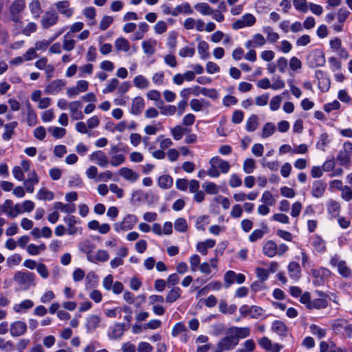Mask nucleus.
I'll return each instance as SVG.
<instances>
[{
  "instance_id": "nucleus-1",
  "label": "nucleus",
  "mask_w": 352,
  "mask_h": 352,
  "mask_svg": "<svg viewBox=\"0 0 352 352\" xmlns=\"http://www.w3.org/2000/svg\"><path fill=\"white\" fill-rule=\"evenodd\" d=\"M34 278L35 275L29 272H17L14 276V280L23 290H27L31 285H34Z\"/></svg>"
},
{
  "instance_id": "nucleus-2",
  "label": "nucleus",
  "mask_w": 352,
  "mask_h": 352,
  "mask_svg": "<svg viewBox=\"0 0 352 352\" xmlns=\"http://www.w3.org/2000/svg\"><path fill=\"white\" fill-rule=\"evenodd\" d=\"M0 210L5 213L8 217L16 218L20 214L23 213L21 204H14L10 199H6L4 203L0 206Z\"/></svg>"
},
{
  "instance_id": "nucleus-3",
  "label": "nucleus",
  "mask_w": 352,
  "mask_h": 352,
  "mask_svg": "<svg viewBox=\"0 0 352 352\" xmlns=\"http://www.w3.org/2000/svg\"><path fill=\"white\" fill-rule=\"evenodd\" d=\"M25 8V0H14L11 4L10 12L11 15V20L16 24L21 23L22 16L21 13Z\"/></svg>"
},
{
  "instance_id": "nucleus-4",
  "label": "nucleus",
  "mask_w": 352,
  "mask_h": 352,
  "mask_svg": "<svg viewBox=\"0 0 352 352\" xmlns=\"http://www.w3.org/2000/svg\"><path fill=\"white\" fill-rule=\"evenodd\" d=\"M138 221V219L135 215L127 214L121 222L116 223L113 225L114 230L117 232L131 230Z\"/></svg>"
},
{
  "instance_id": "nucleus-5",
  "label": "nucleus",
  "mask_w": 352,
  "mask_h": 352,
  "mask_svg": "<svg viewBox=\"0 0 352 352\" xmlns=\"http://www.w3.org/2000/svg\"><path fill=\"white\" fill-rule=\"evenodd\" d=\"M307 60L309 67L312 68L322 67L325 64L324 52L320 50H314L309 54Z\"/></svg>"
},
{
  "instance_id": "nucleus-6",
  "label": "nucleus",
  "mask_w": 352,
  "mask_h": 352,
  "mask_svg": "<svg viewBox=\"0 0 352 352\" xmlns=\"http://www.w3.org/2000/svg\"><path fill=\"white\" fill-rule=\"evenodd\" d=\"M238 343L237 338L227 332V335L219 340L217 346L221 351H229L233 349Z\"/></svg>"
},
{
  "instance_id": "nucleus-7",
  "label": "nucleus",
  "mask_w": 352,
  "mask_h": 352,
  "mask_svg": "<svg viewBox=\"0 0 352 352\" xmlns=\"http://www.w3.org/2000/svg\"><path fill=\"white\" fill-rule=\"evenodd\" d=\"M256 23L255 16L247 13L243 15L239 19L236 20L232 24V28L234 30H239L245 27L252 26Z\"/></svg>"
},
{
  "instance_id": "nucleus-8",
  "label": "nucleus",
  "mask_w": 352,
  "mask_h": 352,
  "mask_svg": "<svg viewBox=\"0 0 352 352\" xmlns=\"http://www.w3.org/2000/svg\"><path fill=\"white\" fill-rule=\"evenodd\" d=\"M89 160L94 162L98 166L102 168H106L109 165L107 155L101 150L94 151L89 155Z\"/></svg>"
},
{
  "instance_id": "nucleus-9",
  "label": "nucleus",
  "mask_w": 352,
  "mask_h": 352,
  "mask_svg": "<svg viewBox=\"0 0 352 352\" xmlns=\"http://www.w3.org/2000/svg\"><path fill=\"white\" fill-rule=\"evenodd\" d=\"M58 15L54 10L46 12L41 19V23L43 29H48L56 25L58 21Z\"/></svg>"
},
{
  "instance_id": "nucleus-10",
  "label": "nucleus",
  "mask_w": 352,
  "mask_h": 352,
  "mask_svg": "<svg viewBox=\"0 0 352 352\" xmlns=\"http://www.w3.org/2000/svg\"><path fill=\"white\" fill-rule=\"evenodd\" d=\"M27 331V324L21 320H16L10 324L9 331L12 337H19Z\"/></svg>"
},
{
  "instance_id": "nucleus-11",
  "label": "nucleus",
  "mask_w": 352,
  "mask_h": 352,
  "mask_svg": "<svg viewBox=\"0 0 352 352\" xmlns=\"http://www.w3.org/2000/svg\"><path fill=\"white\" fill-rule=\"evenodd\" d=\"M38 182L39 177L36 171L33 170L30 172L28 178L23 182V185L26 192L32 193L34 190V186L36 185Z\"/></svg>"
},
{
  "instance_id": "nucleus-12",
  "label": "nucleus",
  "mask_w": 352,
  "mask_h": 352,
  "mask_svg": "<svg viewBox=\"0 0 352 352\" xmlns=\"http://www.w3.org/2000/svg\"><path fill=\"white\" fill-rule=\"evenodd\" d=\"M118 173L122 178L131 183L135 182L140 177L138 173L127 167L120 168Z\"/></svg>"
},
{
  "instance_id": "nucleus-13",
  "label": "nucleus",
  "mask_w": 352,
  "mask_h": 352,
  "mask_svg": "<svg viewBox=\"0 0 352 352\" xmlns=\"http://www.w3.org/2000/svg\"><path fill=\"white\" fill-rule=\"evenodd\" d=\"M327 184L323 180H316L313 182L311 193L316 198L322 197L325 192Z\"/></svg>"
},
{
  "instance_id": "nucleus-14",
  "label": "nucleus",
  "mask_w": 352,
  "mask_h": 352,
  "mask_svg": "<svg viewBox=\"0 0 352 352\" xmlns=\"http://www.w3.org/2000/svg\"><path fill=\"white\" fill-rule=\"evenodd\" d=\"M311 274L314 277V285H320L323 284L324 278L330 275V271L326 268L314 269Z\"/></svg>"
},
{
  "instance_id": "nucleus-15",
  "label": "nucleus",
  "mask_w": 352,
  "mask_h": 352,
  "mask_svg": "<svg viewBox=\"0 0 352 352\" xmlns=\"http://www.w3.org/2000/svg\"><path fill=\"white\" fill-rule=\"evenodd\" d=\"M65 85V81L61 79H58L52 81L45 87V92L48 94H58Z\"/></svg>"
},
{
  "instance_id": "nucleus-16",
  "label": "nucleus",
  "mask_w": 352,
  "mask_h": 352,
  "mask_svg": "<svg viewBox=\"0 0 352 352\" xmlns=\"http://www.w3.org/2000/svg\"><path fill=\"white\" fill-rule=\"evenodd\" d=\"M82 104L80 101H73L69 103V109L71 112V117L73 120H82L84 115L80 111Z\"/></svg>"
},
{
  "instance_id": "nucleus-17",
  "label": "nucleus",
  "mask_w": 352,
  "mask_h": 352,
  "mask_svg": "<svg viewBox=\"0 0 352 352\" xmlns=\"http://www.w3.org/2000/svg\"><path fill=\"white\" fill-rule=\"evenodd\" d=\"M55 6L58 12L67 18H70L74 14V9L70 8V4L67 1H58Z\"/></svg>"
},
{
  "instance_id": "nucleus-18",
  "label": "nucleus",
  "mask_w": 352,
  "mask_h": 352,
  "mask_svg": "<svg viewBox=\"0 0 352 352\" xmlns=\"http://www.w3.org/2000/svg\"><path fill=\"white\" fill-rule=\"evenodd\" d=\"M278 252V245L272 240L267 241L263 245V253L269 258H273L276 256Z\"/></svg>"
},
{
  "instance_id": "nucleus-19",
  "label": "nucleus",
  "mask_w": 352,
  "mask_h": 352,
  "mask_svg": "<svg viewBox=\"0 0 352 352\" xmlns=\"http://www.w3.org/2000/svg\"><path fill=\"white\" fill-rule=\"evenodd\" d=\"M144 108V100L140 97H135L131 104L130 113L133 115H140Z\"/></svg>"
},
{
  "instance_id": "nucleus-20",
  "label": "nucleus",
  "mask_w": 352,
  "mask_h": 352,
  "mask_svg": "<svg viewBox=\"0 0 352 352\" xmlns=\"http://www.w3.org/2000/svg\"><path fill=\"white\" fill-rule=\"evenodd\" d=\"M210 164H214L217 168H219L222 173H227L230 168V165L228 162L221 159L219 157H213L210 160Z\"/></svg>"
},
{
  "instance_id": "nucleus-21",
  "label": "nucleus",
  "mask_w": 352,
  "mask_h": 352,
  "mask_svg": "<svg viewBox=\"0 0 352 352\" xmlns=\"http://www.w3.org/2000/svg\"><path fill=\"white\" fill-rule=\"evenodd\" d=\"M318 294L321 298H316L311 300V304H309L308 309H324L327 307V300L322 298L324 296V294L322 292H318Z\"/></svg>"
},
{
  "instance_id": "nucleus-22",
  "label": "nucleus",
  "mask_w": 352,
  "mask_h": 352,
  "mask_svg": "<svg viewBox=\"0 0 352 352\" xmlns=\"http://www.w3.org/2000/svg\"><path fill=\"white\" fill-rule=\"evenodd\" d=\"M228 333L230 334H233L234 336L237 338L239 340V338H245L250 336V329L249 327H232L228 330Z\"/></svg>"
},
{
  "instance_id": "nucleus-23",
  "label": "nucleus",
  "mask_w": 352,
  "mask_h": 352,
  "mask_svg": "<svg viewBox=\"0 0 352 352\" xmlns=\"http://www.w3.org/2000/svg\"><path fill=\"white\" fill-rule=\"evenodd\" d=\"M288 273L292 279L296 281L300 277V266L299 263L292 261L288 265Z\"/></svg>"
},
{
  "instance_id": "nucleus-24",
  "label": "nucleus",
  "mask_w": 352,
  "mask_h": 352,
  "mask_svg": "<svg viewBox=\"0 0 352 352\" xmlns=\"http://www.w3.org/2000/svg\"><path fill=\"white\" fill-rule=\"evenodd\" d=\"M26 109H27V114H26V122L27 124L30 126H34L36 125L37 122V116L36 114L33 109L32 105L30 102L26 103Z\"/></svg>"
},
{
  "instance_id": "nucleus-25",
  "label": "nucleus",
  "mask_w": 352,
  "mask_h": 352,
  "mask_svg": "<svg viewBox=\"0 0 352 352\" xmlns=\"http://www.w3.org/2000/svg\"><path fill=\"white\" fill-rule=\"evenodd\" d=\"M124 330V325L123 324H116L109 333V336L111 339H119L122 336Z\"/></svg>"
},
{
  "instance_id": "nucleus-26",
  "label": "nucleus",
  "mask_w": 352,
  "mask_h": 352,
  "mask_svg": "<svg viewBox=\"0 0 352 352\" xmlns=\"http://www.w3.org/2000/svg\"><path fill=\"white\" fill-rule=\"evenodd\" d=\"M115 47L118 51L127 52L130 50L129 41L124 37H119L115 41Z\"/></svg>"
},
{
  "instance_id": "nucleus-27",
  "label": "nucleus",
  "mask_w": 352,
  "mask_h": 352,
  "mask_svg": "<svg viewBox=\"0 0 352 352\" xmlns=\"http://www.w3.org/2000/svg\"><path fill=\"white\" fill-rule=\"evenodd\" d=\"M311 245L318 252H323L326 249L325 241L318 235L312 238Z\"/></svg>"
},
{
  "instance_id": "nucleus-28",
  "label": "nucleus",
  "mask_w": 352,
  "mask_h": 352,
  "mask_svg": "<svg viewBox=\"0 0 352 352\" xmlns=\"http://www.w3.org/2000/svg\"><path fill=\"white\" fill-rule=\"evenodd\" d=\"M209 49V45L204 41H201L198 43L197 50L200 55V58L202 60H206L209 58L210 54L208 52Z\"/></svg>"
},
{
  "instance_id": "nucleus-29",
  "label": "nucleus",
  "mask_w": 352,
  "mask_h": 352,
  "mask_svg": "<svg viewBox=\"0 0 352 352\" xmlns=\"http://www.w3.org/2000/svg\"><path fill=\"white\" fill-rule=\"evenodd\" d=\"M80 250L87 254V258L89 261H93L89 255L95 248V245L89 241L85 240L79 245Z\"/></svg>"
},
{
  "instance_id": "nucleus-30",
  "label": "nucleus",
  "mask_w": 352,
  "mask_h": 352,
  "mask_svg": "<svg viewBox=\"0 0 352 352\" xmlns=\"http://www.w3.org/2000/svg\"><path fill=\"white\" fill-rule=\"evenodd\" d=\"M86 327L89 331L96 329L100 322V318L97 315H91L87 318Z\"/></svg>"
},
{
  "instance_id": "nucleus-31",
  "label": "nucleus",
  "mask_w": 352,
  "mask_h": 352,
  "mask_svg": "<svg viewBox=\"0 0 352 352\" xmlns=\"http://www.w3.org/2000/svg\"><path fill=\"white\" fill-rule=\"evenodd\" d=\"M34 306V302L31 300L27 299L23 300L19 304H16L13 307V309L16 313H20L23 311L31 309Z\"/></svg>"
},
{
  "instance_id": "nucleus-32",
  "label": "nucleus",
  "mask_w": 352,
  "mask_h": 352,
  "mask_svg": "<svg viewBox=\"0 0 352 352\" xmlns=\"http://www.w3.org/2000/svg\"><path fill=\"white\" fill-rule=\"evenodd\" d=\"M17 124V122L14 121L4 125L5 131L2 134V138L4 140H9L12 138Z\"/></svg>"
},
{
  "instance_id": "nucleus-33",
  "label": "nucleus",
  "mask_w": 352,
  "mask_h": 352,
  "mask_svg": "<svg viewBox=\"0 0 352 352\" xmlns=\"http://www.w3.org/2000/svg\"><path fill=\"white\" fill-rule=\"evenodd\" d=\"M156 41H145L142 43L144 52L147 55H153L155 52Z\"/></svg>"
},
{
  "instance_id": "nucleus-34",
  "label": "nucleus",
  "mask_w": 352,
  "mask_h": 352,
  "mask_svg": "<svg viewBox=\"0 0 352 352\" xmlns=\"http://www.w3.org/2000/svg\"><path fill=\"white\" fill-rule=\"evenodd\" d=\"M126 157L123 154H111L110 159H109V165L117 167L124 163Z\"/></svg>"
},
{
  "instance_id": "nucleus-35",
  "label": "nucleus",
  "mask_w": 352,
  "mask_h": 352,
  "mask_svg": "<svg viewBox=\"0 0 352 352\" xmlns=\"http://www.w3.org/2000/svg\"><path fill=\"white\" fill-rule=\"evenodd\" d=\"M258 126V118L256 115L248 118L245 124V129L249 132L254 131Z\"/></svg>"
},
{
  "instance_id": "nucleus-36",
  "label": "nucleus",
  "mask_w": 352,
  "mask_h": 352,
  "mask_svg": "<svg viewBox=\"0 0 352 352\" xmlns=\"http://www.w3.org/2000/svg\"><path fill=\"white\" fill-rule=\"evenodd\" d=\"M194 8L203 15H211L213 13V9L206 3H198Z\"/></svg>"
},
{
  "instance_id": "nucleus-37",
  "label": "nucleus",
  "mask_w": 352,
  "mask_h": 352,
  "mask_svg": "<svg viewBox=\"0 0 352 352\" xmlns=\"http://www.w3.org/2000/svg\"><path fill=\"white\" fill-rule=\"evenodd\" d=\"M173 178L168 175H162L158 178V185L161 188H170L173 186Z\"/></svg>"
},
{
  "instance_id": "nucleus-38",
  "label": "nucleus",
  "mask_w": 352,
  "mask_h": 352,
  "mask_svg": "<svg viewBox=\"0 0 352 352\" xmlns=\"http://www.w3.org/2000/svg\"><path fill=\"white\" fill-rule=\"evenodd\" d=\"M181 294L182 290L179 287H173L170 291L168 292L166 297V302L172 303L176 301L181 296Z\"/></svg>"
},
{
  "instance_id": "nucleus-39",
  "label": "nucleus",
  "mask_w": 352,
  "mask_h": 352,
  "mask_svg": "<svg viewBox=\"0 0 352 352\" xmlns=\"http://www.w3.org/2000/svg\"><path fill=\"white\" fill-rule=\"evenodd\" d=\"M272 330L282 336H285L287 332V328L285 323L279 320H276L273 322Z\"/></svg>"
},
{
  "instance_id": "nucleus-40",
  "label": "nucleus",
  "mask_w": 352,
  "mask_h": 352,
  "mask_svg": "<svg viewBox=\"0 0 352 352\" xmlns=\"http://www.w3.org/2000/svg\"><path fill=\"white\" fill-rule=\"evenodd\" d=\"M29 8L34 18L38 19L42 12L40 1L32 0L29 4Z\"/></svg>"
},
{
  "instance_id": "nucleus-41",
  "label": "nucleus",
  "mask_w": 352,
  "mask_h": 352,
  "mask_svg": "<svg viewBox=\"0 0 352 352\" xmlns=\"http://www.w3.org/2000/svg\"><path fill=\"white\" fill-rule=\"evenodd\" d=\"M188 129L182 127L181 125H177L171 129V135L174 140H179L182 138L184 133L188 132Z\"/></svg>"
},
{
  "instance_id": "nucleus-42",
  "label": "nucleus",
  "mask_w": 352,
  "mask_h": 352,
  "mask_svg": "<svg viewBox=\"0 0 352 352\" xmlns=\"http://www.w3.org/2000/svg\"><path fill=\"white\" fill-rule=\"evenodd\" d=\"M208 105L209 102L204 100L192 99L190 102V106L194 111H200L203 107H208Z\"/></svg>"
},
{
  "instance_id": "nucleus-43",
  "label": "nucleus",
  "mask_w": 352,
  "mask_h": 352,
  "mask_svg": "<svg viewBox=\"0 0 352 352\" xmlns=\"http://www.w3.org/2000/svg\"><path fill=\"white\" fill-rule=\"evenodd\" d=\"M134 85L138 89H146L149 87V81L142 75L137 76L133 79Z\"/></svg>"
},
{
  "instance_id": "nucleus-44",
  "label": "nucleus",
  "mask_w": 352,
  "mask_h": 352,
  "mask_svg": "<svg viewBox=\"0 0 352 352\" xmlns=\"http://www.w3.org/2000/svg\"><path fill=\"white\" fill-rule=\"evenodd\" d=\"M45 249L46 246L44 243H41L39 245H36L32 243L28 245L27 252L30 255L36 256L39 254L41 251H44Z\"/></svg>"
},
{
  "instance_id": "nucleus-45",
  "label": "nucleus",
  "mask_w": 352,
  "mask_h": 352,
  "mask_svg": "<svg viewBox=\"0 0 352 352\" xmlns=\"http://www.w3.org/2000/svg\"><path fill=\"white\" fill-rule=\"evenodd\" d=\"M54 208L60 210L62 212L67 213H72L75 211V205L72 204H64L62 202H56L54 204Z\"/></svg>"
},
{
  "instance_id": "nucleus-46",
  "label": "nucleus",
  "mask_w": 352,
  "mask_h": 352,
  "mask_svg": "<svg viewBox=\"0 0 352 352\" xmlns=\"http://www.w3.org/2000/svg\"><path fill=\"white\" fill-rule=\"evenodd\" d=\"M276 131V126L272 122L266 123L262 129L261 136L263 138L271 136Z\"/></svg>"
},
{
  "instance_id": "nucleus-47",
  "label": "nucleus",
  "mask_w": 352,
  "mask_h": 352,
  "mask_svg": "<svg viewBox=\"0 0 352 352\" xmlns=\"http://www.w3.org/2000/svg\"><path fill=\"white\" fill-rule=\"evenodd\" d=\"M295 9L302 13H306L309 9V3L307 0H293Z\"/></svg>"
},
{
  "instance_id": "nucleus-48",
  "label": "nucleus",
  "mask_w": 352,
  "mask_h": 352,
  "mask_svg": "<svg viewBox=\"0 0 352 352\" xmlns=\"http://www.w3.org/2000/svg\"><path fill=\"white\" fill-rule=\"evenodd\" d=\"M62 32H60L59 34H58L56 36L52 38L50 40H42V41H37L36 43H35V47L34 48L36 49V51H40V50H45L47 47L51 44V43Z\"/></svg>"
},
{
  "instance_id": "nucleus-49",
  "label": "nucleus",
  "mask_w": 352,
  "mask_h": 352,
  "mask_svg": "<svg viewBox=\"0 0 352 352\" xmlns=\"http://www.w3.org/2000/svg\"><path fill=\"white\" fill-rule=\"evenodd\" d=\"M36 197L40 200L51 201L54 199V193L45 188H41L38 191Z\"/></svg>"
},
{
  "instance_id": "nucleus-50",
  "label": "nucleus",
  "mask_w": 352,
  "mask_h": 352,
  "mask_svg": "<svg viewBox=\"0 0 352 352\" xmlns=\"http://www.w3.org/2000/svg\"><path fill=\"white\" fill-rule=\"evenodd\" d=\"M174 227L176 231L185 232L188 230V224L185 219L178 218L174 223Z\"/></svg>"
},
{
  "instance_id": "nucleus-51",
  "label": "nucleus",
  "mask_w": 352,
  "mask_h": 352,
  "mask_svg": "<svg viewBox=\"0 0 352 352\" xmlns=\"http://www.w3.org/2000/svg\"><path fill=\"white\" fill-rule=\"evenodd\" d=\"M256 168L255 160L252 158H248L245 160L243 164V170L247 173H251L254 171Z\"/></svg>"
},
{
  "instance_id": "nucleus-52",
  "label": "nucleus",
  "mask_w": 352,
  "mask_h": 352,
  "mask_svg": "<svg viewBox=\"0 0 352 352\" xmlns=\"http://www.w3.org/2000/svg\"><path fill=\"white\" fill-rule=\"evenodd\" d=\"M69 32H67L63 38V48L67 52L72 51L74 49L76 41L72 38H67Z\"/></svg>"
},
{
  "instance_id": "nucleus-53",
  "label": "nucleus",
  "mask_w": 352,
  "mask_h": 352,
  "mask_svg": "<svg viewBox=\"0 0 352 352\" xmlns=\"http://www.w3.org/2000/svg\"><path fill=\"white\" fill-rule=\"evenodd\" d=\"M351 155L341 150L337 156V160L340 162V164L342 166H346L349 164L351 161Z\"/></svg>"
},
{
  "instance_id": "nucleus-54",
  "label": "nucleus",
  "mask_w": 352,
  "mask_h": 352,
  "mask_svg": "<svg viewBox=\"0 0 352 352\" xmlns=\"http://www.w3.org/2000/svg\"><path fill=\"white\" fill-rule=\"evenodd\" d=\"M261 201L263 204H265L269 205V206H273L275 204V199H274L272 194L271 193V192L269 190H265L263 193L261 199Z\"/></svg>"
},
{
  "instance_id": "nucleus-55",
  "label": "nucleus",
  "mask_w": 352,
  "mask_h": 352,
  "mask_svg": "<svg viewBox=\"0 0 352 352\" xmlns=\"http://www.w3.org/2000/svg\"><path fill=\"white\" fill-rule=\"evenodd\" d=\"M253 318H261L264 316L263 309L257 306H252L250 309V315Z\"/></svg>"
},
{
  "instance_id": "nucleus-56",
  "label": "nucleus",
  "mask_w": 352,
  "mask_h": 352,
  "mask_svg": "<svg viewBox=\"0 0 352 352\" xmlns=\"http://www.w3.org/2000/svg\"><path fill=\"white\" fill-rule=\"evenodd\" d=\"M320 352H336V347L333 342L327 343L322 341L320 344Z\"/></svg>"
},
{
  "instance_id": "nucleus-57",
  "label": "nucleus",
  "mask_w": 352,
  "mask_h": 352,
  "mask_svg": "<svg viewBox=\"0 0 352 352\" xmlns=\"http://www.w3.org/2000/svg\"><path fill=\"white\" fill-rule=\"evenodd\" d=\"M113 17L111 16H104L100 22L99 28L101 30H106L113 23Z\"/></svg>"
},
{
  "instance_id": "nucleus-58",
  "label": "nucleus",
  "mask_w": 352,
  "mask_h": 352,
  "mask_svg": "<svg viewBox=\"0 0 352 352\" xmlns=\"http://www.w3.org/2000/svg\"><path fill=\"white\" fill-rule=\"evenodd\" d=\"M202 187L207 193L210 195H214L219 192L218 186L212 182H206L203 184Z\"/></svg>"
},
{
  "instance_id": "nucleus-59",
  "label": "nucleus",
  "mask_w": 352,
  "mask_h": 352,
  "mask_svg": "<svg viewBox=\"0 0 352 352\" xmlns=\"http://www.w3.org/2000/svg\"><path fill=\"white\" fill-rule=\"evenodd\" d=\"M310 331L313 335L317 336L319 339L324 338L326 335L325 329L316 324H311L310 326Z\"/></svg>"
},
{
  "instance_id": "nucleus-60",
  "label": "nucleus",
  "mask_w": 352,
  "mask_h": 352,
  "mask_svg": "<svg viewBox=\"0 0 352 352\" xmlns=\"http://www.w3.org/2000/svg\"><path fill=\"white\" fill-rule=\"evenodd\" d=\"M201 94L213 100L217 99L219 97V94L214 89H208L206 87H202V89H201Z\"/></svg>"
},
{
  "instance_id": "nucleus-61",
  "label": "nucleus",
  "mask_w": 352,
  "mask_h": 352,
  "mask_svg": "<svg viewBox=\"0 0 352 352\" xmlns=\"http://www.w3.org/2000/svg\"><path fill=\"white\" fill-rule=\"evenodd\" d=\"M161 113L164 116H173L177 112V107L174 105H166L160 107Z\"/></svg>"
},
{
  "instance_id": "nucleus-62",
  "label": "nucleus",
  "mask_w": 352,
  "mask_h": 352,
  "mask_svg": "<svg viewBox=\"0 0 352 352\" xmlns=\"http://www.w3.org/2000/svg\"><path fill=\"white\" fill-rule=\"evenodd\" d=\"M186 331L187 328L186 327L183 322H177L174 325L172 329L171 334L173 337H176L181 334L182 333H183L184 331Z\"/></svg>"
},
{
  "instance_id": "nucleus-63",
  "label": "nucleus",
  "mask_w": 352,
  "mask_h": 352,
  "mask_svg": "<svg viewBox=\"0 0 352 352\" xmlns=\"http://www.w3.org/2000/svg\"><path fill=\"white\" fill-rule=\"evenodd\" d=\"M341 197L346 201L352 200V186H344L341 191Z\"/></svg>"
},
{
  "instance_id": "nucleus-64",
  "label": "nucleus",
  "mask_w": 352,
  "mask_h": 352,
  "mask_svg": "<svg viewBox=\"0 0 352 352\" xmlns=\"http://www.w3.org/2000/svg\"><path fill=\"white\" fill-rule=\"evenodd\" d=\"M338 270L339 273L345 277H348L351 274V270L344 261H340L338 263Z\"/></svg>"
}]
</instances>
